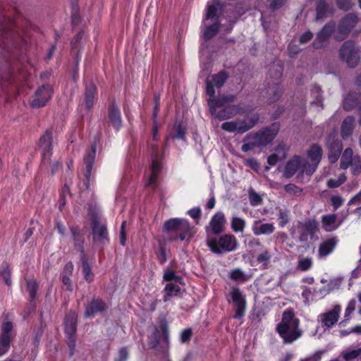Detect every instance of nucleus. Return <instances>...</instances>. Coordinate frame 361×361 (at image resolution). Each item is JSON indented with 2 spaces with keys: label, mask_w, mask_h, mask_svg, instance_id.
Here are the masks:
<instances>
[{
  "label": "nucleus",
  "mask_w": 361,
  "mask_h": 361,
  "mask_svg": "<svg viewBox=\"0 0 361 361\" xmlns=\"http://www.w3.org/2000/svg\"><path fill=\"white\" fill-rule=\"evenodd\" d=\"M95 92L96 87L94 85L91 84L86 87L85 101L87 109H90L94 104Z\"/></svg>",
  "instance_id": "72a5a7b5"
},
{
  "label": "nucleus",
  "mask_w": 361,
  "mask_h": 361,
  "mask_svg": "<svg viewBox=\"0 0 361 361\" xmlns=\"http://www.w3.org/2000/svg\"><path fill=\"white\" fill-rule=\"evenodd\" d=\"M317 229L318 224L314 219H307L304 223H299L298 225L299 240L306 242L309 237H313Z\"/></svg>",
  "instance_id": "9d476101"
},
{
  "label": "nucleus",
  "mask_w": 361,
  "mask_h": 361,
  "mask_svg": "<svg viewBox=\"0 0 361 361\" xmlns=\"http://www.w3.org/2000/svg\"><path fill=\"white\" fill-rule=\"evenodd\" d=\"M109 118L112 126L118 129L122 126L121 114L118 106L113 102L109 109Z\"/></svg>",
  "instance_id": "b1692460"
},
{
  "label": "nucleus",
  "mask_w": 361,
  "mask_h": 361,
  "mask_svg": "<svg viewBox=\"0 0 361 361\" xmlns=\"http://www.w3.org/2000/svg\"><path fill=\"white\" fill-rule=\"evenodd\" d=\"M288 148L283 145H278L275 149V154L281 161L284 160L287 157Z\"/></svg>",
  "instance_id": "09e8293b"
},
{
  "label": "nucleus",
  "mask_w": 361,
  "mask_h": 361,
  "mask_svg": "<svg viewBox=\"0 0 361 361\" xmlns=\"http://www.w3.org/2000/svg\"><path fill=\"white\" fill-rule=\"evenodd\" d=\"M77 329V315L75 312H69L65 318V331L66 334L68 336V345L73 348L75 345V341L73 338V336L75 334Z\"/></svg>",
  "instance_id": "dca6fc26"
},
{
  "label": "nucleus",
  "mask_w": 361,
  "mask_h": 361,
  "mask_svg": "<svg viewBox=\"0 0 361 361\" xmlns=\"http://www.w3.org/2000/svg\"><path fill=\"white\" fill-rule=\"evenodd\" d=\"M284 188L287 192L293 194H296L297 192H300L301 191L298 187H297L294 184L290 183L286 185Z\"/></svg>",
  "instance_id": "338daca9"
},
{
  "label": "nucleus",
  "mask_w": 361,
  "mask_h": 361,
  "mask_svg": "<svg viewBox=\"0 0 361 361\" xmlns=\"http://www.w3.org/2000/svg\"><path fill=\"white\" fill-rule=\"evenodd\" d=\"M161 163H160L158 157L153 154L152 155V166H151L152 174L149 179V182H148L149 185L153 184L156 181L157 178V174L159 172V171L161 170Z\"/></svg>",
  "instance_id": "2f4dec72"
},
{
  "label": "nucleus",
  "mask_w": 361,
  "mask_h": 361,
  "mask_svg": "<svg viewBox=\"0 0 361 361\" xmlns=\"http://www.w3.org/2000/svg\"><path fill=\"white\" fill-rule=\"evenodd\" d=\"M275 71V81L268 82L267 87L265 90L264 97L267 99L269 103L277 102L283 93V89L279 82V79L281 75V70L279 66H274Z\"/></svg>",
  "instance_id": "6e6552de"
},
{
  "label": "nucleus",
  "mask_w": 361,
  "mask_h": 361,
  "mask_svg": "<svg viewBox=\"0 0 361 361\" xmlns=\"http://www.w3.org/2000/svg\"><path fill=\"white\" fill-rule=\"evenodd\" d=\"M353 149L350 148H346L341 159L340 167L342 169H348L352 162L354 161V157Z\"/></svg>",
  "instance_id": "7c9ffc66"
},
{
  "label": "nucleus",
  "mask_w": 361,
  "mask_h": 361,
  "mask_svg": "<svg viewBox=\"0 0 361 361\" xmlns=\"http://www.w3.org/2000/svg\"><path fill=\"white\" fill-rule=\"evenodd\" d=\"M192 336V331L190 329H185L180 335V341L183 343L188 342Z\"/></svg>",
  "instance_id": "680f3d73"
},
{
  "label": "nucleus",
  "mask_w": 361,
  "mask_h": 361,
  "mask_svg": "<svg viewBox=\"0 0 361 361\" xmlns=\"http://www.w3.org/2000/svg\"><path fill=\"white\" fill-rule=\"evenodd\" d=\"M73 271V264L72 262H68L63 268L62 276H71Z\"/></svg>",
  "instance_id": "0e129e2a"
},
{
  "label": "nucleus",
  "mask_w": 361,
  "mask_h": 361,
  "mask_svg": "<svg viewBox=\"0 0 361 361\" xmlns=\"http://www.w3.org/2000/svg\"><path fill=\"white\" fill-rule=\"evenodd\" d=\"M358 23V18L354 13H348L342 18L338 25L334 39L341 42L344 40Z\"/></svg>",
  "instance_id": "0eeeda50"
},
{
  "label": "nucleus",
  "mask_w": 361,
  "mask_h": 361,
  "mask_svg": "<svg viewBox=\"0 0 361 361\" xmlns=\"http://www.w3.org/2000/svg\"><path fill=\"white\" fill-rule=\"evenodd\" d=\"M221 10V6L220 3L218 1H213L211 4L208 5L205 20H211L212 22L219 21V13Z\"/></svg>",
  "instance_id": "393cba45"
},
{
  "label": "nucleus",
  "mask_w": 361,
  "mask_h": 361,
  "mask_svg": "<svg viewBox=\"0 0 361 361\" xmlns=\"http://www.w3.org/2000/svg\"><path fill=\"white\" fill-rule=\"evenodd\" d=\"M346 180L345 173L341 174L337 179L331 178L327 181V186L330 188H336L341 185Z\"/></svg>",
  "instance_id": "c03bdc74"
},
{
  "label": "nucleus",
  "mask_w": 361,
  "mask_h": 361,
  "mask_svg": "<svg viewBox=\"0 0 361 361\" xmlns=\"http://www.w3.org/2000/svg\"><path fill=\"white\" fill-rule=\"evenodd\" d=\"M360 49L353 40L345 42L339 49V56L350 68H355L360 60Z\"/></svg>",
  "instance_id": "39448f33"
},
{
  "label": "nucleus",
  "mask_w": 361,
  "mask_h": 361,
  "mask_svg": "<svg viewBox=\"0 0 361 361\" xmlns=\"http://www.w3.org/2000/svg\"><path fill=\"white\" fill-rule=\"evenodd\" d=\"M1 274L5 281V283L8 286H11V269L8 264H5L2 266V270L1 271Z\"/></svg>",
  "instance_id": "de8ad7c7"
},
{
  "label": "nucleus",
  "mask_w": 361,
  "mask_h": 361,
  "mask_svg": "<svg viewBox=\"0 0 361 361\" xmlns=\"http://www.w3.org/2000/svg\"><path fill=\"white\" fill-rule=\"evenodd\" d=\"M72 234L75 241V247L80 252L81 256L85 255L83 248V239L81 235L75 230H72Z\"/></svg>",
  "instance_id": "58836bf2"
},
{
  "label": "nucleus",
  "mask_w": 361,
  "mask_h": 361,
  "mask_svg": "<svg viewBox=\"0 0 361 361\" xmlns=\"http://www.w3.org/2000/svg\"><path fill=\"white\" fill-rule=\"evenodd\" d=\"M164 230L169 233H177L180 240L190 238L191 227L188 221L183 219H171L166 221L164 224Z\"/></svg>",
  "instance_id": "423d86ee"
},
{
  "label": "nucleus",
  "mask_w": 361,
  "mask_h": 361,
  "mask_svg": "<svg viewBox=\"0 0 361 361\" xmlns=\"http://www.w3.org/2000/svg\"><path fill=\"white\" fill-rule=\"evenodd\" d=\"M230 294L236 306L235 317L241 318L245 314V300L241 291L238 288H233Z\"/></svg>",
  "instance_id": "a211bd4d"
},
{
  "label": "nucleus",
  "mask_w": 361,
  "mask_h": 361,
  "mask_svg": "<svg viewBox=\"0 0 361 361\" xmlns=\"http://www.w3.org/2000/svg\"><path fill=\"white\" fill-rule=\"evenodd\" d=\"M312 266V259L311 257H301L298 262L297 269L305 271L309 270Z\"/></svg>",
  "instance_id": "ea45409f"
},
{
  "label": "nucleus",
  "mask_w": 361,
  "mask_h": 361,
  "mask_svg": "<svg viewBox=\"0 0 361 361\" xmlns=\"http://www.w3.org/2000/svg\"><path fill=\"white\" fill-rule=\"evenodd\" d=\"M221 23L219 21H214L210 25H205L203 37L206 41L213 38L219 32Z\"/></svg>",
  "instance_id": "c756f323"
},
{
  "label": "nucleus",
  "mask_w": 361,
  "mask_h": 361,
  "mask_svg": "<svg viewBox=\"0 0 361 361\" xmlns=\"http://www.w3.org/2000/svg\"><path fill=\"white\" fill-rule=\"evenodd\" d=\"M27 290L29 292L31 300H34L38 290V283L34 279L27 280Z\"/></svg>",
  "instance_id": "37998d69"
},
{
  "label": "nucleus",
  "mask_w": 361,
  "mask_h": 361,
  "mask_svg": "<svg viewBox=\"0 0 361 361\" xmlns=\"http://www.w3.org/2000/svg\"><path fill=\"white\" fill-rule=\"evenodd\" d=\"M341 307L338 305H335L331 310L319 314V318L322 326L331 328L338 320Z\"/></svg>",
  "instance_id": "2eb2a0df"
},
{
  "label": "nucleus",
  "mask_w": 361,
  "mask_h": 361,
  "mask_svg": "<svg viewBox=\"0 0 361 361\" xmlns=\"http://www.w3.org/2000/svg\"><path fill=\"white\" fill-rule=\"evenodd\" d=\"M279 129L276 126L271 128H266L262 130L252 134L255 140L260 146H264L270 143L276 136Z\"/></svg>",
  "instance_id": "4468645a"
},
{
  "label": "nucleus",
  "mask_w": 361,
  "mask_h": 361,
  "mask_svg": "<svg viewBox=\"0 0 361 361\" xmlns=\"http://www.w3.org/2000/svg\"><path fill=\"white\" fill-rule=\"evenodd\" d=\"M361 354V348H358L356 350H352L348 352H345L343 354V357L345 360L349 361L357 357Z\"/></svg>",
  "instance_id": "5fc2aeb1"
},
{
  "label": "nucleus",
  "mask_w": 361,
  "mask_h": 361,
  "mask_svg": "<svg viewBox=\"0 0 361 361\" xmlns=\"http://www.w3.org/2000/svg\"><path fill=\"white\" fill-rule=\"evenodd\" d=\"M258 121L259 115L257 114H252L244 119L235 120L237 133L239 134L245 133L253 128Z\"/></svg>",
  "instance_id": "6ab92c4d"
},
{
  "label": "nucleus",
  "mask_w": 361,
  "mask_h": 361,
  "mask_svg": "<svg viewBox=\"0 0 361 361\" xmlns=\"http://www.w3.org/2000/svg\"><path fill=\"white\" fill-rule=\"evenodd\" d=\"M228 75L224 71H221L216 75L207 78L206 80V91L209 98L214 99L215 94L214 87H221L226 81Z\"/></svg>",
  "instance_id": "f8f14e48"
},
{
  "label": "nucleus",
  "mask_w": 361,
  "mask_h": 361,
  "mask_svg": "<svg viewBox=\"0 0 361 361\" xmlns=\"http://www.w3.org/2000/svg\"><path fill=\"white\" fill-rule=\"evenodd\" d=\"M12 338L0 336V357L5 355L10 348Z\"/></svg>",
  "instance_id": "a18cd8bd"
},
{
  "label": "nucleus",
  "mask_w": 361,
  "mask_h": 361,
  "mask_svg": "<svg viewBox=\"0 0 361 361\" xmlns=\"http://www.w3.org/2000/svg\"><path fill=\"white\" fill-rule=\"evenodd\" d=\"M226 224L225 216L223 213H216L211 219L209 225L206 228L207 234L213 233L218 235L222 233L224 230Z\"/></svg>",
  "instance_id": "f3484780"
},
{
  "label": "nucleus",
  "mask_w": 361,
  "mask_h": 361,
  "mask_svg": "<svg viewBox=\"0 0 361 361\" xmlns=\"http://www.w3.org/2000/svg\"><path fill=\"white\" fill-rule=\"evenodd\" d=\"M107 305L101 299H92L85 306V317H92L98 313H102L107 309Z\"/></svg>",
  "instance_id": "aec40b11"
},
{
  "label": "nucleus",
  "mask_w": 361,
  "mask_h": 361,
  "mask_svg": "<svg viewBox=\"0 0 361 361\" xmlns=\"http://www.w3.org/2000/svg\"><path fill=\"white\" fill-rule=\"evenodd\" d=\"M221 128L228 133H237V126L235 120L232 121H227L221 125Z\"/></svg>",
  "instance_id": "3c124183"
},
{
  "label": "nucleus",
  "mask_w": 361,
  "mask_h": 361,
  "mask_svg": "<svg viewBox=\"0 0 361 361\" xmlns=\"http://www.w3.org/2000/svg\"><path fill=\"white\" fill-rule=\"evenodd\" d=\"M300 165H302V159L298 156L293 157L287 162L283 176L286 178H291L298 170L300 169Z\"/></svg>",
  "instance_id": "4be33fe9"
},
{
  "label": "nucleus",
  "mask_w": 361,
  "mask_h": 361,
  "mask_svg": "<svg viewBox=\"0 0 361 361\" xmlns=\"http://www.w3.org/2000/svg\"><path fill=\"white\" fill-rule=\"evenodd\" d=\"M88 215L90 219L93 243L97 245H104L109 241L107 227L102 224L98 212L94 208H89Z\"/></svg>",
  "instance_id": "7ed1b4c3"
},
{
  "label": "nucleus",
  "mask_w": 361,
  "mask_h": 361,
  "mask_svg": "<svg viewBox=\"0 0 361 361\" xmlns=\"http://www.w3.org/2000/svg\"><path fill=\"white\" fill-rule=\"evenodd\" d=\"M355 118L353 116L346 117L341 125V135L343 139L348 137L354 129Z\"/></svg>",
  "instance_id": "bb28decb"
},
{
  "label": "nucleus",
  "mask_w": 361,
  "mask_h": 361,
  "mask_svg": "<svg viewBox=\"0 0 361 361\" xmlns=\"http://www.w3.org/2000/svg\"><path fill=\"white\" fill-rule=\"evenodd\" d=\"M316 10H317L316 19L318 20H320L322 18H324L325 14L327 12H329V6H328V4L326 3V1L324 0H321L318 2Z\"/></svg>",
  "instance_id": "4c0bfd02"
},
{
  "label": "nucleus",
  "mask_w": 361,
  "mask_h": 361,
  "mask_svg": "<svg viewBox=\"0 0 361 361\" xmlns=\"http://www.w3.org/2000/svg\"><path fill=\"white\" fill-rule=\"evenodd\" d=\"M249 198L250 204L253 206H256L262 202L261 197L254 191L250 192Z\"/></svg>",
  "instance_id": "bf43d9fd"
},
{
  "label": "nucleus",
  "mask_w": 361,
  "mask_h": 361,
  "mask_svg": "<svg viewBox=\"0 0 361 361\" xmlns=\"http://www.w3.org/2000/svg\"><path fill=\"white\" fill-rule=\"evenodd\" d=\"M350 166H351L352 173L354 175H358L361 173V160L360 157H354V161Z\"/></svg>",
  "instance_id": "8fccbe9b"
},
{
  "label": "nucleus",
  "mask_w": 361,
  "mask_h": 361,
  "mask_svg": "<svg viewBox=\"0 0 361 361\" xmlns=\"http://www.w3.org/2000/svg\"><path fill=\"white\" fill-rule=\"evenodd\" d=\"M82 261V270L84 274L85 279L90 283L94 279V274L92 271L91 267L88 263L86 255L81 256Z\"/></svg>",
  "instance_id": "473e14b6"
},
{
  "label": "nucleus",
  "mask_w": 361,
  "mask_h": 361,
  "mask_svg": "<svg viewBox=\"0 0 361 361\" xmlns=\"http://www.w3.org/2000/svg\"><path fill=\"white\" fill-rule=\"evenodd\" d=\"M235 97L233 94L228 96H222L221 97L216 99L209 98L207 100L209 110L212 116L219 120H226L233 117L235 114L240 112V109L235 105L229 106L224 109L216 113L217 107L223 106L226 104L233 102Z\"/></svg>",
  "instance_id": "f03ea898"
},
{
  "label": "nucleus",
  "mask_w": 361,
  "mask_h": 361,
  "mask_svg": "<svg viewBox=\"0 0 361 361\" xmlns=\"http://www.w3.org/2000/svg\"><path fill=\"white\" fill-rule=\"evenodd\" d=\"M354 106V99L353 97L350 94L348 95L343 102V108L347 110H351Z\"/></svg>",
  "instance_id": "052dcab7"
},
{
  "label": "nucleus",
  "mask_w": 361,
  "mask_h": 361,
  "mask_svg": "<svg viewBox=\"0 0 361 361\" xmlns=\"http://www.w3.org/2000/svg\"><path fill=\"white\" fill-rule=\"evenodd\" d=\"M336 220V214L324 215L322 216V223L323 227L326 231H330L334 228V225Z\"/></svg>",
  "instance_id": "c9c22d12"
},
{
  "label": "nucleus",
  "mask_w": 361,
  "mask_h": 361,
  "mask_svg": "<svg viewBox=\"0 0 361 361\" xmlns=\"http://www.w3.org/2000/svg\"><path fill=\"white\" fill-rule=\"evenodd\" d=\"M329 152H328V159L331 164L336 163L339 157L341 156V152L343 149L342 142L338 140H331L329 139L327 144Z\"/></svg>",
  "instance_id": "412c9836"
},
{
  "label": "nucleus",
  "mask_w": 361,
  "mask_h": 361,
  "mask_svg": "<svg viewBox=\"0 0 361 361\" xmlns=\"http://www.w3.org/2000/svg\"><path fill=\"white\" fill-rule=\"evenodd\" d=\"M337 240L336 238L328 239L320 244L319 247V255L320 257H325L330 254L334 249Z\"/></svg>",
  "instance_id": "cd10ccee"
},
{
  "label": "nucleus",
  "mask_w": 361,
  "mask_h": 361,
  "mask_svg": "<svg viewBox=\"0 0 361 361\" xmlns=\"http://www.w3.org/2000/svg\"><path fill=\"white\" fill-rule=\"evenodd\" d=\"M245 226V221L240 218L233 217L231 221V228L235 232H243Z\"/></svg>",
  "instance_id": "79ce46f5"
},
{
  "label": "nucleus",
  "mask_w": 361,
  "mask_h": 361,
  "mask_svg": "<svg viewBox=\"0 0 361 361\" xmlns=\"http://www.w3.org/2000/svg\"><path fill=\"white\" fill-rule=\"evenodd\" d=\"M276 330L286 344L293 343L302 336L300 328V320L295 317L292 310L283 312L281 321L277 324Z\"/></svg>",
  "instance_id": "f257e3e1"
},
{
  "label": "nucleus",
  "mask_w": 361,
  "mask_h": 361,
  "mask_svg": "<svg viewBox=\"0 0 361 361\" xmlns=\"http://www.w3.org/2000/svg\"><path fill=\"white\" fill-rule=\"evenodd\" d=\"M166 295L164 296V300L166 302L171 296L176 295L180 291V286L174 284L173 282L168 283L165 287Z\"/></svg>",
  "instance_id": "f704fd0d"
},
{
  "label": "nucleus",
  "mask_w": 361,
  "mask_h": 361,
  "mask_svg": "<svg viewBox=\"0 0 361 361\" xmlns=\"http://www.w3.org/2000/svg\"><path fill=\"white\" fill-rule=\"evenodd\" d=\"M38 145L42 157V164H51L53 149V137L51 130H47L40 137Z\"/></svg>",
  "instance_id": "1a4fd4ad"
},
{
  "label": "nucleus",
  "mask_w": 361,
  "mask_h": 361,
  "mask_svg": "<svg viewBox=\"0 0 361 361\" xmlns=\"http://www.w3.org/2000/svg\"><path fill=\"white\" fill-rule=\"evenodd\" d=\"M164 279L169 283L172 282V281L177 282L180 279V277L176 276L173 271L167 270L164 274Z\"/></svg>",
  "instance_id": "6e6d98bb"
},
{
  "label": "nucleus",
  "mask_w": 361,
  "mask_h": 361,
  "mask_svg": "<svg viewBox=\"0 0 361 361\" xmlns=\"http://www.w3.org/2000/svg\"><path fill=\"white\" fill-rule=\"evenodd\" d=\"M356 301L355 300H351L345 309V319L348 320L349 319V316L350 314L355 310Z\"/></svg>",
  "instance_id": "13d9d810"
},
{
  "label": "nucleus",
  "mask_w": 361,
  "mask_h": 361,
  "mask_svg": "<svg viewBox=\"0 0 361 361\" xmlns=\"http://www.w3.org/2000/svg\"><path fill=\"white\" fill-rule=\"evenodd\" d=\"M336 25L334 22L326 23L324 27L317 33L313 42V47L315 49H321L326 46L329 39L335 32Z\"/></svg>",
  "instance_id": "9b49d317"
},
{
  "label": "nucleus",
  "mask_w": 361,
  "mask_h": 361,
  "mask_svg": "<svg viewBox=\"0 0 361 361\" xmlns=\"http://www.w3.org/2000/svg\"><path fill=\"white\" fill-rule=\"evenodd\" d=\"M334 209L336 210L343 203V200L340 196H333L331 199Z\"/></svg>",
  "instance_id": "e2e57ef3"
},
{
  "label": "nucleus",
  "mask_w": 361,
  "mask_h": 361,
  "mask_svg": "<svg viewBox=\"0 0 361 361\" xmlns=\"http://www.w3.org/2000/svg\"><path fill=\"white\" fill-rule=\"evenodd\" d=\"M231 279L233 281H246V278L245 276L244 273L240 269L233 270L232 272L231 273Z\"/></svg>",
  "instance_id": "864d4df0"
},
{
  "label": "nucleus",
  "mask_w": 361,
  "mask_h": 361,
  "mask_svg": "<svg viewBox=\"0 0 361 361\" xmlns=\"http://www.w3.org/2000/svg\"><path fill=\"white\" fill-rule=\"evenodd\" d=\"M13 329V324L10 322H6L3 323L2 327H1V334L0 336L6 338H11V331Z\"/></svg>",
  "instance_id": "49530a36"
},
{
  "label": "nucleus",
  "mask_w": 361,
  "mask_h": 361,
  "mask_svg": "<svg viewBox=\"0 0 361 361\" xmlns=\"http://www.w3.org/2000/svg\"><path fill=\"white\" fill-rule=\"evenodd\" d=\"M322 148L317 145H313L307 152V156L311 162L317 165L322 159Z\"/></svg>",
  "instance_id": "c85d7f7f"
},
{
  "label": "nucleus",
  "mask_w": 361,
  "mask_h": 361,
  "mask_svg": "<svg viewBox=\"0 0 361 361\" xmlns=\"http://www.w3.org/2000/svg\"><path fill=\"white\" fill-rule=\"evenodd\" d=\"M185 130L180 124L176 126L175 137L185 139Z\"/></svg>",
  "instance_id": "69168bd1"
},
{
  "label": "nucleus",
  "mask_w": 361,
  "mask_h": 361,
  "mask_svg": "<svg viewBox=\"0 0 361 361\" xmlns=\"http://www.w3.org/2000/svg\"><path fill=\"white\" fill-rule=\"evenodd\" d=\"M252 229L255 235H259L271 234L274 231L275 228L273 224H261L259 221H255Z\"/></svg>",
  "instance_id": "5701e85b"
},
{
  "label": "nucleus",
  "mask_w": 361,
  "mask_h": 361,
  "mask_svg": "<svg viewBox=\"0 0 361 361\" xmlns=\"http://www.w3.org/2000/svg\"><path fill=\"white\" fill-rule=\"evenodd\" d=\"M51 94L52 88L50 85H42L36 91L31 106L35 108L44 106L50 99Z\"/></svg>",
  "instance_id": "ddd939ff"
},
{
  "label": "nucleus",
  "mask_w": 361,
  "mask_h": 361,
  "mask_svg": "<svg viewBox=\"0 0 361 361\" xmlns=\"http://www.w3.org/2000/svg\"><path fill=\"white\" fill-rule=\"evenodd\" d=\"M289 221L288 212L281 209L279 212V224L281 227H283Z\"/></svg>",
  "instance_id": "603ef678"
},
{
  "label": "nucleus",
  "mask_w": 361,
  "mask_h": 361,
  "mask_svg": "<svg viewBox=\"0 0 361 361\" xmlns=\"http://www.w3.org/2000/svg\"><path fill=\"white\" fill-rule=\"evenodd\" d=\"M246 140H248L247 143H245L242 146V150L247 152L250 150L253 149L255 147H259V143L255 140L252 134H249L246 136Z\"/></svg>",
  "instance_id": "a19ab883"
},
{
  "label": "nucleus",
  "mask_w": 361,
  "mask_h": 361,
  "mask_svg": "<svg viewBox=\"0 0 361 361\" xmlns=\"http://www.w3.org/2000/svg\"><path fill=\"white\" fill-rule=\"evenodd\" d=\"M312 37L313 34L310 31H307L301 35L300 38V42L302 44H305L309 42Z\"/></svg>",
  "instance_id": "774afa93"
},
{
  "label": "nucleus",
  "mask_w": 361,
  "mask_h": 361,
  "mask_svg": "<svg viewBox=\"0 0 361 361\" xmlns=\"http://www.w3.org/2000/svg\"><path fill=\"white\" fill-rule=\"evenodd\" d=\"M317 164L314 163H310L305 159H302V165H300V171L302 173H305L308 176H311L317 168Z\"/></svg>",
  "instance_id": "e433bc0d"
},
{
  "label": "nucleus",
  "mask_w": 361,
  "mask_h": 361,
  "mask_svg": "<svg viewBox=\"0 0 361 361\" xmlns=\"http://www.w3.org/2000/svg\"><path fill=\"white\" fill-rule=\"evenodd\" d=\"M207 243L212 252L218 255L234 251L238 247V240L231 234H224L219 238H208Z\"/></svg>",
  "instance_id": "20e7f679"
},
{
  "label": "nucleus",
  "mask_w": 361,
  "mask_h": 361,
  "mask_svg": "<svg viewBox=\"0 0 361 361\" xmlns=\"http://www.w3.org/2000/svg\"><path fill=\"white\" fill-rule=\"evenodd\" d=\"M338 7L340 9L348 11L352 8V3L350 0H336Z\"/></svg>",
  "instance_id": "4d7b16f0"
},
{
  "label": "nucleus",
  "mask_w": 361,
  "mask_h": 361,
  "mask_svg": "<svg viewBox=\"0 0 361 361\" xmlns=\"http://www.w3.org/2000/svg\"><path fill=\"white\" fill-rule=\"evenodd\" d=\"M95 152H96V146L92 145L91 150L87 153L84 157V162L86 166V173H85V178L89 179L91 175V171L92 168V165L94 161V157H95Z\"/></svg>",
  "instance_id": "a878e982"
}]
</instances>
